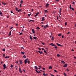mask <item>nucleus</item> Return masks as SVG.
<instances>
[{
	"label": "nucleus",
	"mask_w": 76,
	"mask_h": 76,
	"mask_svg": "<svg viewBox=\"0 0 76 76\" xmlns=\"http://www.w3.org/2000/svg\"><path fill=\"white\" fill-rule=\"evenodd\" d=\"M49 45H52V46H54L55 48H57V47L56 45H55L53 43H51L50 44H49Z\"/></svg>",
	"instance_id": "obj_1"
},
{
	"label": "nucleus",
	"mask_w": 76,
	"mask_h": 76,
	"mask_svg": "<svg viewBox=\"0 0 76 76\" xmlns=\"http://www.w3.org/2000/svg\"><path fill=\"white\" fill-rule=\"evenodd\" d=\"M3 66L4 67V69L5 70L6 69H7V67H6V64H4L3 65Z\"/></svg>",
	"instance_id": "obj_2"
},
{
	"label": "nucleus",
	"mask_w": 76,
	"mask_h": 76,
	"mask_svg": "<svg viewBox=\"0 0 76 76\" xmlns=\"http://www.w3.org/2000/svg\"><path fill=\"white\" fill-rule=\"evenodd\" d=\"M70 9H72V10H75V9L73 8H72V5L70 4L69 7Z\"/></svg>",
	"instance_id": "obj_3"
},
{
	"label": "nucleus",
	"mask_w": 76,
	"mask_h": 76,
	"mask_svg": "<svg viewBox=\"0 0 76 76\" xmlns=\"http://www.w3.org/2000/svg\"><path fill=\"white\" fill-rule=\"evenodd\" d=\"M45 18L44 17H42V21H44V20H45Z\"/></svg>",
	"instance_id": "obj_4"
},
{
	"label": "nucleus",
	"mask_w": 76,
	"mask_h": 76,
	"mask_svg": "<svg viewBox=\"0 0 76 76\" xmlns=\"http://www.w3.org/2000/svg\"><path fill=\"white\" fill-rule=\"evenodd\" d=\"M46 7H48L49 6V4L48 3H47L46 4Z\"/></svg>",
	"instance_id": "obj_5"
},
{
	"label": "nucleus",
	"mask_w": 76,
	"mask_h": 76,
	"mask_svg": "<svg viewBox=\"0 0 76 76\" xmlns=\"http://www.w3.org/2000/svg\"><path fill=\"white\" fill-rule=\"evenodd\" d=\"M38 53H39L40 54H42L43 53H42V52L41 51H38Z\"/></svg>",
	"instance_id": "obj_6"
},
{
	"label": "nucleus",
	"mask_w": 76,
	"mask_h": 76,
	"mask_svg": "<svg viewBox=\"0 0 76 76\" xmlns=\"http://www.w3.org/2000/svg\"><path fill=\"white\" fill-rule=\"evenodd\" d=\"M39 12H37L36 14L35 15H34V17H36V16H38V14H39Z\"/></svg>",
	"instance_id": "obj_7"
},
{
	"label": "nucleus",
	"mask_w": 76,
	"mask_h": 76,
	"mask_svg": "<svg viewBox=\"0 0 76 76\" xmlns=\"http://www.w3.org/2000/svg\"><path fill=\"white\" fill-rule=\"evenodd\" d=\"M12 31H10L9 33V36H10V35H11V34H12Z\"/></svg>",
	"instance_id": "obj_8"
},
{
	"label": "nucleus",
	"mask_w": 76,
	"mask_h": 76,
	"mask_svg": "<svg viewBox=\"0 0 76 76\" xmlns=\"http://www.w3.org/2000/svg\"><path fill=\"white\" fill-rule=\"evenodd\" d=\"M67 66V64H65L64 66H63L64 67H66Z\"/></svg>",
	"instance_id": "obj_9"
},
{
	"label": "nucleus",
	"mask_w": 76,
	"mask_h": 76,
	"mask_svg": "<svg viewBox=\"0 0 76 76\" xmlns=\"http://www.w3.org/2000/svg\"><path fill=\"white\" fill-rule=\"evenodd\" d=\"M19 70L20 73H22V70H21V69H20V67L19 68Z\"/></svg>",
	"instance_id": "obj_10"
},
{
	"label": "nucleus",
	"mask_w": 76,
	"mask_h": 76,
	"mask_svg": "<svg viewBox=\"0 0 76 76\" xmlns=\"http://www.w3.org/2000/svg\"><path fill=\"white\" fill-rule=\"evenodd\" d=\"M58 46H59L60 47H61L62 46V45L58 44V43H57L56 44Z\"/></svg>",
	"instance_id": "obj_11"
},
{
	"label": "nucleus",
	"mask_w": 76,
	"mask_h": 76,
	"mask_svg": "<svg viewBox=\"0 0 76 76\" xmlns=\"http://www.w3.org/2000/svg\"><path fill=\"white\" fill-rule=\"evenodd\" d=\"M35 71H36V73H41V71L38 72L37 70H35Z\"/></svg>",
	"instance_id": "obj_12"
},
{
	"label": "nucleus",
	"mask_w": 76,
	"mask_h": 76,
	"mask_svg": "<svg viewBox=\"0 0 76 76\" xmlns=\"http://www.w3.org/2000/svg\"><path fill=\"white\" fill-rule=\"evenodd\" d=\"M32 33L33 34H35V30H34V29H32Z\"/></svg>",
	"instance_id": "obj_13"
},
{
	"label": "nucleus",
	"mask_w": 76,
	"mask_h": 76,
	"mask_svg": "<svg viewBox=\"0 0 76 76\" xmlns=\"http://www.w3.org/2000/svg\"><path fill=\"white\" fill-rule=\"evenodd\" d=\"M45 13H48V10H45Z\"/></svg>",
	"instance_id": "obj_14"
},
{
	"label": "nucleus",
	"mask_w": 76,
	"mask_h": 76,
	"mask_svg": "<svg viewBox=\"0 0 76 76\" xmlns=\"http://www.w3.org/2000/svg\"><path fill=\"white\" fill-rule=\"evenodd\" d=\"M24 63H25V64H26L27 63V61H26V59H25L24 60Z\"/></svg>",
	"instance_id": "obj_15"
},
{
	"label": "nucleus",
	"mask_w": 76,
	"mask_h": 76,
	"mask_svg": "<svg viewBox=\"0 0 76 76\" xmlns=\"http://www.w3.org/2000/svg\"><path fill=\"white\" fill-rule=\"evenodd\" d=\"M34 68L35 69H37V70H38V67H37V66H34Z\"/></svg>",
	"instance_id": "obj_16"
},
{
	"label": "nucleus",
	"mask_w": 76,
	"mask_h": 76,
	"mask_svg": "<svg viewBox=\"0 0 76 76\" xmlns=\"http://www.w3.org/2000/svg\"><path fill=\"white\" fill-rule=\"evenodd\" d=\"M61 63H63V64H64V63H65V62L62 61H61Z\"/></svg>",
	"instance_id": "obj_17"
},
{
	"label": "nucleus",
	"mask_w": 76,
	"mask_h": 76,
	"mask_svg": "<svg viewBox=\"0 0 76 76\" xmlns=\"http://www.w3.org/2000/svg\"><path fill=\"white\" fill-rule=\"evenodd\" d=\"M30 38L31 39V40H32V36H31V35L30 36Z\"/></svg>",
	"instance_id": "obj_18"
},
{
	"label": "nucleus",
	"mask_w": 76,
	"mask_h": 76,
	"mask_svg": "<svg viewBox=\"0 0 76 76\" xmlns=\"http://www.w3.org/2000/svg\"><path fill=\"white\" fill-rule=\"evenodd\" d=\"M34 22V20H30L29 21V22Z\"/></svg>",
	"instance_id": "obj_19"
},
{
	"label": "nucleus",
	"mask_w": 76,
	"mask_h": 76,
	"mask_svg": "<svg viewBox=\"0 0 76 76\" xmlns=\"http://www.w3.org/2000/svg\"><path fill=\"white\" fill-rule=\"evenodd\" d=\"M0 14L1 15V16H3V14L2 13V12L1 11L0 12Z\"/></svg>",
	"instance_id": "obj_20"
},
{
	"label": "nucleus",
	"mask_w": 76,
	"mask_h": 76,
	"mask_svg": "<svg viewBox=\"0 0 76 76\" xmlns=\"http://www.w3.org/2000/svg\"><path fill=\"white\" fill-rule=\"evenodd\" d=\"M49 69H52V66H50L49 67Z\"/></svg>",
	"instance_id": "obj_21"
},
{
	"label": "nucleus",
	"mask_w": 76,
	"mask_h": 76,
	"mask_svg": "<svg viewBox=\"0 0 76 76\" xmlns=\"http://www.w3.org/2000/svg\"><path fill=\"white\" fill-rule=\"evenodd\" d=\"M20 64H22L23 62H22V60H20Z\"/></svg>",
	"instance_id": "obj_22"
},
{
	"label": "nucleus",
	"mask_w": 76,
	"mask_h": 76,
	"mask_svg": "<svg viewBox=\"0 0 76 76\" xmlns=\"http://www.w3.org/2000/svg\"><path fill=\"white\" fill-rule=\"evenodd\" d=\"M22 10V9H20L19 10H18V12H20Z\"/></svg>",
	"instance_id": "obj_23"
},
{
	"label": "nucleus",
	"mask_w": 76,
	"mask_h": 76,
	"mask_svg": "<svg viewBox=\"0 0 76 76\" xmlns=\"http://www.w3.org/2000/svg\"><path fill=\"white\" fill-rule=\"evenodd\" d=\"M27 63H28V64H29L30 63V61H27Z\"/></svg>",
	"instance_id": "obj_24"
},
{
	"label": "nucleus",
	"mask_w": 76,
	"mask_h": 76,
	"mask_svg": "<svg viewBox=\"0 0 76 76\" xmlns=\"http://www.w3.org/2000/svg\"><path fill=\"white\" fill-rule=\"evenodd\" d=\"M15 9H16V10L17 12H18V8L16 7L15 8Z\"/></svg>",
	"instance_id": "obj_25"
},
{
	"label": "nucleus",
	"mask_w": 76,
	"mask_h": 76,
	"mask_svg": "<svg viewBox=\"0 0 76 76\" xmlns=\"http://www.w3.org/2000/svg\"><path fill=\"white\" fill-rule=\"evenodd\" d=\"M9 58V56H7L5 58Z\"/></svg>",
	"instance_id": "obj_26"
},
{
	"label": "nucleus",
	"mask_w": 76,
	"mask_h": 76,
	"mask_svg": "<svg viewBox=\"0 0 76 76\" xmlns=\"http://www.w3.org/2000/svg\"><path fill=\"white\" fill-rule=\"evenodd\" d=\"M2 3L3 4H4V5L6 4V3L2 2Z\"/></svg>",
	"instance_id": "obj_27"
},
{
	"label": "nucleus",
	"mask_w": 76,
	"mask_h": 76,
	"mask_svg": "<svg viewBox=\"0 0 76 76\" xmlns=\"http://www.w3.org/2000/svg\"><path fill=\"white\" fill-rule=\"evenodd\" d=\"M33 38H34V39H37V37H33Z\"/></svg>",
	"instance_id": "obj_28"
},
{
	"label": "nucleus",
	"mask_w": 76,
	"mask_h": 76,
	"mask_svg": "<svg viewBox=\"0 0 76 76\" xmlns=\"http://www.w3.org/2000/svg\"><path fill=\"white\" fill-rule=\"evenodd\" d=\"M23 57L24 58H26V56L24 55Z\"/></svg>",
	"instance_id": "obj_29"
},
{
	"label": "nucleus",
	"mask_w": 76,
	"mask_h": 76,
	"mask_svg": "<svg viewBox=\"0 0 76 76\" xmlns=\"http://www.w3.org/2000/svg\"><path fill=\"white\" fill-rule=\"evenodd\" d=\"M45 26L46 28H48V24H47Z\"/></svg>",
	"instance_id": "obj_30"
},
{
	"label": "nucleus",
	"mask_w": 76,
	"mask_h": 76,
	"mask_svg": "<svg viewBox=\"0 0 76 76\" xmlns=\"http://www.w3.org/2000/svg\"><path fill=\"white\" fill-rule=\"evenodd\" d=\"M64 76H67V74H66V73H64Z\"/></svg>",
	"instance_id": "obj_31"
},
{
	"label": "nucleus",
	"mask_w": 76,
	"mask_h": 76,
	"mask_svg": "<svg viewBox=\"0 0 76 76\" xmlns=\"http://www.w3.org/2000/svg\"><path fill=\"white\" fill-rule=\"evenodd\" d=\"M44 53H46L47 54V51H46V50H44Z\"/></svg>",
	"instance_id": "obj_32"
},
{
	"label": "nucleus",
	"mask_w": 76,
	"mask_h": 76,
	"mask_svg": "<svg viewBox=\"0 0 76 76\" xmlns=\"http://www.w3.org/2000/svg\"><path fill=\"white\" fill-rule=\"evenodd\" d=\"M13 28V27H11L10 28V29H12V28Z\"/></svg>",
	"instance_id": "obj_33"
},
{
	"label": "nucleus",
	"mask_w": 76,
	"mask_h": 76,
	"mask_svg": "<svg viewBox=\"0 0 76 76\" xmlns=\"http://www.w3.org/2000/svg\"><path fill=\"white\" fill-rule=\"evenodd\" d=\"M20 3H21L22 4L23 3V1H22V0L21 1Z\"/></svg>",
	"instance_id": "obj_34"
},
{
	"label": "nucleus",
	"mask_w": 76,
	"mask_h": 76,
	"mask_svg": "<svg viewBox=\"0 0 76 76\" xmlns=\"http://www.w3.org/2000/svg\"><path fill=\"white\" fill-rule=\"evenodd\" d=\"M61 34H58V36H59V37H61Z\"/></svg>",
	"instance_id": "obj_35"
},
{
	"label": "nucleus",
	"mask_w": 76,
	"mask_h": 76,
	"mask_svg": "<svg viewBox=\"0 0 76 76\" xmlns=\"http://www.w3.org/2000/svg\"><path fill=\"white\" fill-rule=\"evenodd\" d=\"M57 57H60V55L58 54L57 55Z\"/></svg>",
	"instance_id": "obj_36"
},
{
	"label": "nucleus",
	"mask_w": 76,
	"mask_h": 76,
	"mask_svg": "<svg viewBox=\"0 0 76 76\" xmlns=\"http://www.w3.org/2000/svg\"><path fill=\"white\" fill-rule=\"evenodd\" d=\"M22 32H21V33H20L19 35H22Z\"/></svg>",
	"instance_id": "obj_37"
},
{
	"label": "nucleus",
	"mask_w": 76,
	"mask_h": 76,
	"mask_svg": "<svg viewBox=\"0 0 76 76\" xmlns=\"http://www.w3.org/2000/svg\"><path fill=\"white\" fill-rule=\"evenodd\" d=\"M67 22H66L65 23V26H66V25H67Z\"/></svg>",
	"instance_id": "obj_38"
},
{
	"label": "nucleus",
	"mask_w": 76,
	"mask_h": 76,
	"mask_svg": "<svg viewBox=\"0 0 76 76\" xmlns=\"http://www.w3.org/2000/svg\"><path fill=\"white\" fill-rule=\"evenodd\" d=\"M52 40H54V37H53L52 38Z\"/></svg>",
	"instance_id": "obj_39"
},
{
	"label": "nucleus",
	"mask_w": 76,
	"mask_h": 76,
	"mask_svg": "<svg viewBox=\"0 0 76 76\" xmlns=\"http://www.w3.org/2000/svg\"><path fill=\"white\" fill-rule=\"evenodd\" d=\"M31 14H28V16L29 17V16H31Z\"/></svg>",
	"instance_id": "obj_40"
},
{
	"label": "nucleus",
	"mask_w": 76,
	"mask_h": 76,
	"mask_svg": "<svg viewBox=\"0 0 76 76\" xmlns=\"http://www.w3.org/2000/svg\"><path fill=\"white\" fill-rule=\"evenodd\" d=\"M10 67H11V68L13 67V65H11Z\"/></svg>",
	"instance_id": "obj_41"
},
{
	"label": "nucleus",
	"mask_w": 76,
	"mask_h": 76,
	"mask_svg": "<svg viewBox=\"0 0 76 76\" xmlns=\"http://www.w3.org/2000/svg\"><path fill=\"white\" fill-rule=\"evenodd\" d=\"M15 25H16V26H18L19 25V24H18V23H16V24H15Z\"/></svg>",
	"instance_id": "obj_42"
},
{
	"label": "nucleus",
	"mask_w": 76,
	"mask_h": 76,
	"mask_svg": "<svg viewBox=\"0 0 76 76\" xmlns=\"http://www.w3.org/2000/svg\"><path fill=\"white\" fill-rule=\"evenodd\" d=\"M42 69L43 70H45V69L43 67L42 68Z\"/></svg>",
	"instance_id": "obj_43"
},
{
	"label": "nucleus",
	"mask_w": 76,
	"mask_h": 76,
	"mask_svg": "<svg viewBox=\"0 0 76 76\" xmlns=\"http://www.w3.org/2000/svg\"><path fill=\"white\" fill-rule=\"evenodd\" d=\"M36 29H40V28H39V27H37V28H36Z\"/></svg>",
	"instance_id": "obj_44"
},
{
	"label": "nucleus",
	"mask_w": 76,
	"mask_h": 76,
	"mask_svg": "<svg viewBox=\"0 0 76 76\" xmlns=\"http://www.w3.org/2000/svg\"><path fill=\"white\" fill-rule=\"evenodd\" d=\"M2 50H3V51H5V49H2Z\"/></svg>",
	"instance_id": "obj_45"
},
{
	"label": "nucleus",
	"mask_w": 76,
	"mask_h": 76,
	"mask_svg": "<svg viewBox=\"0 0 76 76\" xmlns=\"http://www.w3.org/2000/svg\"><path fill=\"white\" fill-rule=\"evenodd\" d=\"M21 54H25V53H24V52H22Z\"/></svg>",
	"instance_id": "obj_46"
},
{
	"label": "nucleus",
	"mask_w": 76,
	"mask_h": 76,
	"mask_svg": "<svg viewBox=\"0 0 76 76\" xmlns=\"http://www.w3.org/2000/svg\"><path fill=\"white\" fill-rule=\"evenodd\" d=\"M45 75H46L45 73H43V75L44 76H45Z\"/></svg>",
	"instance_id": "obj_47"
},
{
	"label": "nucleus",
	"mask_w": 76,
	"mask_h": 76,
	"mask_svg": "<svg viewBox=\"0 0 76 76\" xmlns=\"http://www.w3.org/2000/svg\"><path fill=\"white\" fill-rule=\"evenodd\" d=\"M69 34H70V32H68V33L67 34V35H69Z\"/></svg>",
	"instance_id": "obj_48"
},
{
	"label": "nucleus",
	"mask_w": 76,
	"mask_h": 76,
	"mask_svg": "<svg viewBox=\"0 0 76 76\" xmlns=\"http://www.w3.org/2000/svg\"><path fill=\"white\" fill-rule=\"evenodd\" d=\"M5 56H6V55H5V54L3 55V57H5Z\"/></svg>",
	"instance_id": "obj_49"
},
{
	"label": "nucleus",
	"mask_w": 76,
	"mask_h": 76,
	"mask_svg": "<svg viewBox=\"0 0 76 76\" xmlns=\"http://www.w3.org/2000/svg\"><path fill=\"white\" fill-rule=\"evenodd\" d=\"M20 7H22V4H20Z\"/></svg>",
	"instance_id": "obj_50"
},
{
	"label": "nucleus",
	"mask_w": 76,
	"mask_h": 76,
	"mask_svg": "<svg viewBox=\"0 0 76 76\" xmlns=\"http://www.w3.org/2000/svg\"><path fill=\"white\" fill-rule=\"evenodd\" d=\"M60 9H61V8H60V12H59V13L60 14V13H61V10H60Z\"/></svg>",
	"instance_id": "obj_51"
},
{
	"label": "nucleus",
	"mask_w": 76,
	"mask_h": 76,
	"mask_svg": "<svg viewBox=\"0 0 76 76\" xmlns=\"http://www.w3.org/2000/svg\"><path fill=\"white\" fill-rule=\"evenodd\" d=\"M44 28L45 29H46V26H45L44 27Z\"/></svg>",
	"instance_id": "obj_52"
},
{
	"label": "nucleus",
	"mask_w": 76,
	"mask_h": 76,
	"mask_svg": "<svg viewBox=\"0 0 76 76\" xmlns=\"http://www.w3.org/2000/svg\"><path fill=\"white\" fill-rule=\"evenodd\" d=\"M62 38H64V35H62Z\"/></svg>",
	"instance_id": "obj_53"
},
{
	"label": "nucleus",
	"mask_w": 76,
	"mask_h": 76,
	"mask_svg": "<svg viewBox=\"0 0 76 76\" xmlns=\"http://www.w3.org/2000/svg\"><path fill=\"white\" fill-rule=\"evenodd\" d=\"M54 72H56V73H57V70H54Z\"/></svg>",
	"instance_id": "obj_54"
},
{
	"label": "nucleus",
	"mask_w": 76,
	"mask_h": 76,
	"mask_svg": "<svg viewBox=\"0 0 76 76\" xmlns=\"http://www.w3.org/2000/svg\"><path fill=\"white\" fill-rule=\"evenodd\" d=\"M38 49L40 50H41V49L40 48H39Z\"/></svg>",
	"instance_id": "obj_55"
},
{
	"label": "nucleus",
	"mask_w": 76,
	"mask_h": 76,
	"mask_svg": "<svg viewBox=\"0 0 76 76\" xmlns=\"http://www.w3.org/2000/svg\"><path fill=\"white\" fill-rule=\"evenodd\" d=\"M42 44H43V45H45V43H44L43 42L42 43Z\"/></svg>",
	"instance_id": "obj_56"
},
{
	"label": "nucleus",
	"mask_w": 76,
	"mask_h": 76,
	"mask_svg": "<svg viewBox=\"0 0 76 76\" xmlns=\"http://www.w3.org/2000/svg\"><path fill=\"white\" fill-rule=\"evenodd\" d=\"M66 71H67V72H69V69H66Z\"/></svg>",
	"instance_id": "obj_57"
},
{
	"label": "nucleus",
	"mask_w": 76,
	"mask_h": 76,
	"mask_svg": "<svg viewBox=\"0 0 76 76\" xmlns=\"http://www.w3.org/2000/svg\"><path fill=\"white\" fill-rule=\"evenodd\" d=\"M39 67L40 68H42V67H41V66H39Z\"/></svg>",
	"instance_id": "obj_58"
},
{
	"label": "nucleus",
	"mask_w": 76,
	"mask_h": 76,
	"mask_svg": "<svg viewBox=\"0 0 76 76\" xmlns=\"http://www.w3.org/2000/svg\"><path fill=\"white\" fill-rule=\"evenodd\" d=\"M26 61H28V58H27L26 59Z\"/></svg>",
	"instance_id": "obj_59"
},
{
	"label": "nucleus",
	"mask_w": 76,
	"mask_h": 76,
	"mask_svg": "<svg viewBox=\"0 0 76 76\" xmlns=\"http://www.w3.org/2000/svg\"><path fill=\"white\" fill-rule=\"evenodd\" d=\"M72 51H74V50L73 49H72Z\"/></svg>",
	"instance_id": "obj_60"
},
{
	"label": "nucleus",
	"mask_w": 76,
	"mask_h": 76,
	"mask_svg": "<svg viewBox=\"0 0 76 76\" xmlns=\"http://www.w3.org/2000/svg\"><path fill=\"white\" fill-rule=\"evenodd\" d=\"M3 63V61H1V64H2Z\"/></svg>",
	"instance_id": "obj_61"
},
{
	"label": "nucleus",
	"mask_w": 76,
	"mask_h": 76,
	"mask_svg": "<svg viewBox=\"0 0 76 76\" xmlns=\"http://www.w3.org/2000/svg\"><path fill=\"white\" fill-rule=\"evenodd\" d=\"M18 61H17L15 63H18Z\"/></svg>",
	"instance_id": "obj_62"
},
{
	"label": "nucleus",
	"mask_w": 76,
	"mask_h": 76,
	"mask_svg": "<svg viewBox=\"0 0 76 76\" xmlns=\"http://www.w3.org/2000/svg\"><path fill=\"white\" fill-rule=\"evenodd\" d=\"M23 71L25 72V70L23 69Z\"/></svg>",
	"instance_id": "obj_63"
},
{
	"label": "nucleus",
	"mask_w": 76,
	"mask_h": 76,
	"mask_svg": "<svg viewBox=\"0 0 76 76\" xmlns=\"http://www.w3.org/2000/svg\"><path fill=\"white\" fill-rule=\"evenodd\" d=\"M11 13H13V12L12 11H11Z\"/></svg>",
	"instance_id": "obj_64"
}]
</instances>
